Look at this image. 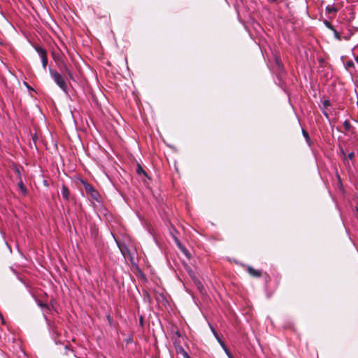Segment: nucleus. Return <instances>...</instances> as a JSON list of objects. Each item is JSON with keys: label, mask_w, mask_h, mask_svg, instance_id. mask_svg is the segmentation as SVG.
<instances>
[{"label": "nucleus", "mask_w": 358, "mask_h": 358, "mask_svg": "<svg viewBox=\"0 0 358 358\" xmlns=\"http://www.w3.org/2000/svg\"><path fill=\"white\" fill-rule=\"evenodd\" d=\"M81 183L83 185L85 192L90 197V199L92 200H94V201H96L98 202L101 201V197H100L99 193L98 192V191L96 189H94V187L92 185L88 183L87 181L83 180H81Z\"/></svg>", "instance_id": "1"}, {"label": "nucleus", "mask_w": 358, "mask_h": 358, "mask_svg": "<svg viewBox=\"0 0 358 358\" xmlns=\"http://www.w3.org/2000/svg\"><path fill=\"white\" fill-rule=\"evenodd\" d=\"M49 73L55 82V83L59 87V88L64 91V92H67V85L66 83L62 76V75L58 73L57 71L50 68Z\"/></svg>", "instance_id": "2"}, {"label": "nucleus", "mask_w": 358, "mask_h": 358, "mask_svg": "<svg viewBox=\"0 0 358 358\" xmlns=\"http://www.w3.org/2000/svg\"><path fill=\"white\" fill-rule=\"evenodd\" d=\"M61 194L64 199L66 201H69L71 199L70 191L68 187L65 184H62Z\"/></svg>", "instance_id": "3"}, {"label": "nucleus", "mask_w": 358, "mask_h": 358, "mask_svg": "<svg viewBox=\"0 0 358 358\" xmlns=\"http://www.w3.org/2000/svg\"><path fill=\"white\" fill-rule=\"evenodd\" d=\"M248 273L254 278H259L262 276V272L260 270L254 268L253 267L248 266L247 267Z\"/></svg>", "instance_id": "4"}, {"label": "nucleus", "mask_w": 358, "mask_h": 358, "mask_svg": "<svg viewBox=\"0 0 358 358\" xmlns=\"http://www.w3.org/2000/svg\"><path fill=\"white\" fill-rule=\"evenodd\" d=\"M34 49L39 55L41 59L48 56L46 50L44 49L43 47L36 45L34 47Z\"/></svg>", "instance_id": "5"}, {"label": "nucleus", "mask_w": 358, "mask_h": 358, "mask_svg": "<svg viewBox=\"0 0 358 358\" xmlns=\"http://www.w3.org/2000/svg\"><path fill=\"white\" fill-rule=\"evenodd\" d=\"M176 353L178 355H181L183 357V358H185V357H187V356H189L187 352L181 346L176 347Z\"/></svg>", "instance_id": "6"}, {"label": "nucleus", "mask_w": 358, "mask_h": 358, "mask_svg": "<svg viewBox=\"0 0 358 358\" xmlns=\"http://www.w3.org/2000/svg\"><path fill=\"white\" fill-rule=\"evenodd\" d=\"M136 173L140 176L143 175L144 176L148 178L147 173L144 171L143 167L139 164H137Z\"/></svg>", "instance_id": "7"}, {"label": "nucleus", "mask_w": 358, "mask_h": 358, "mask_svg": "<svg viewBox=\"0 0 358 358\" xmlns=\"http://www.w3.org/2000/svg\"><path fill=\"white\" fill-rule=\"evenodd\" d=\"M326 11L328 13H336L337 9L333 5H328L326 7Z\"/></svg>", "instance_id": "8"}, {"label": "nucleus", "mask_w": 358, "mask_h": 358, "mask_svg": "<svg viewBox=\"0 0 358 358\" xmlns=\"http://www.w3.org/2000/svg\"><path fill=\"white\" fill-rule=\"evenodd\" d=\"M61 64L62 66L59 67L61 71H64L66 74L71 71L68 66L64 62H62Z\"/></svg>", "instance_id": "9"}, {"label": "nucleus", "mask_w": 358, "mask_h": 358, "mask_svg": "<svg viewBox=\"0 0 358 358\" xmlns=\"http://www.w3.org/2000/svg\"><path fill=\"white\" fill-rule=\"evenodd\" d=\"M302 134H303V136L305 137L307 143L310 145V138L308 135V133L305 129H303Z\"/></svg>", "instance_id": "10"}, {"label": "nucleus", "mask_w": 358, "mask_h": 358, "mask_svg": "<svg viewBox=\"0 0 358 358\" xmlns=\"http://www.w3.org/2000/svg\"><path fill=\"white\" fill-rule=\"evenodd\" d=\"M343 127L346 131H349L352 127L350 122L348 120L343 122Z\"/></svg>", "instance_id": "11"}, {"label": "nucleus", "mask_w": 358, "mask_h": 358, "mask_svg": "<svg viewBox=\"0 0 358 358\" xmlns=\"http://www.w3.org/2000/svg\"><path fill=\"white\" fill-rule=\"evenodd\" d=\"M19 187L21 189V191L23 192L24 194L27 193V189L25 186L24 185L22 181H20L18 183Z\"/></svg>", "instance_id": "12"}, {"label": "nucleus", "mask_w": 358, "mask_h": 358, "mask_svg": "<svg viewBox=\"0 0 358 358\" xmlns=\"http://www.w3.org/2000/svg\"><path fill=\"white\" fill-rule=\"evenodd\" d=\"M339 150H340L341 156L342 157L343 161L345 162H346V154H345L343 148L341 146L339 147Z\"/></svg>", "instance_id": "13"}, {"label": "nucleus", "mask_w": 358, "mask_h": 358, "mask_svg": "<svg viewBox=\"0 0 358 358\" xmlns=\"http://www.w3.org/2000/svg\"><path fill=\"white\" fill-rule=\"evenodd\" d=\"M173 239H174L175 243H176L177 246L179 248L180 250L182 247H184V245L181 243L180 240L176 236H173Z\"/></svg>", "instance_id": "14"}, {"label": "nucleus", "mask_w": 358, "mask_h": 358, "mask_svg": "<svg viewBox=\"0 0 358 358\" xmlns=\"http://www.w3.org/2000/svg\"><path fill=\"white\" fill-rule=\"evenodd\" d=\"M333 32H334V37L338 40V41H341V36L339 34L338 31H337L335 28H334V29L331 30Z\"/></svg>", "instance_id": "15"}, {"label": "nucleus", "mask_w": 358, "mask_h": 358, "mask_svg": "<svg viewBox=\"0 0 358 358\" xmlns=\"http://www.w3.org/2000/svg\"><path fill=\"white\" fill-rule=\"evenodd\" d=\"M324 24L326 26V27H327L330 30H332L334 28V26L331 24V23L330 22H329L328 20H325L324 21Z\"/></svg>", "instance_id": "16"}, {"label": "nucleus", "mask_w": 358, "mask_h": 358, "mask_svg": "<svg viewBox=\"0 0 358 358\" xmlns=\"http://www.w3.org/2000/svg\"><path fill=\"white\" fill-rule=\"evenodd\" d=\"M37 303H38V305L41 308H45V309H47V310H49V306H48L46 303H45L42 302V301H40V300H39V301H38V302H37Z\"/></svg>", "instance_id": "17"}, {"label": "nucleus", "mask_w": 358, "mask_h": 358, "mask_svg": "<svg viewBox=\"0 0 358 358\" xmlns=\"http://www.w3.org/2000/svg\"><path fill=\"white\" fill-rule=\"evenodd\" d=\"M354 66H355V64H354V62L352 60H349V61L347 62L346 66H345L347 69H349L352 68Z\"/></svg>", "instance_id": "18"}, {"label": "nucleus", "mask_w": 358, "mask_h": 358, "mask_svg": "<svg viewBox=\"0 0 358 358\" xmlns=\"http://www.w3.org/2000/svg\"><path fill=\"white\" fill-rule=\"evenodd\" d=\"M180 250L182 252V253L186 256L188 258H189V251L187 250V249L184 246L182 247Z\"/></svg>", "instance_id": "19"}, {"label": "nucleus", "mask_w": 358, "mask_h": 358, "mask_svg": "<svg viewBox=\"0 0 358 358\" xmlns=\"http://www.w3.org/2000/svg\"><path fill=\"white\" fill-rule=\"evenodd\" d=\"M41 60H42V64H43V69H45L46 66L48 64V56L42 58Z\"/></svg>", "instance_id": "20"}, {"label": "nucleus", "mask_w": 358, "mask_h": 358, "mask_svg": "<svg viewBox=\"0 0 358 358\" xmlns=\"http://www.w3.org/2000/svg\"><path fill=\"white\" fill-rule=\"evenodd\" d=\"M330 106H331V103H330V101L329 100L326 99V100H324L323 101V107H324V108H327Z\"/></svg>", "instance_id": "21"}, {"label": "nucleus", "mask_w": 358, "mask_h": 358, "mask_svg": "<svg viewBox=\"0 0 358 358\" xmlns=\"http://www.w3.org/2000/svg\"><path fill=\"white\" fill-rule=\"evenodd\" d=\"M355 157V153L354 152H350L348 155H346V160L348 159H353Z\"/></svg>", "instance_id": "22"}, {"label": "nucleus", "mask_w": 358, "mask_h": 358, "mask_svg": "<svg viewBox=\"0 0 358 358\" xmlns=\"http://www.w3.org/2000/svg\"><path fill=\"white\" fill-rule=\"evenodd\" d=\"M212 331H213L215 336L217 339L219 343H220V341H222V339L220 338V336H218V334H217V332L215 331V330L214 329H212Z\"/></svg>", "instance_id": "23"}, {"label": "nucleus", "mask_w": 358, "mask_h": 358, "mask_svg": "<svg viewBox=\"0 0 358 358\" xmlns=\"http://www.w3.org/2000/svg\"><path fill=\"white\" fill-rule=\"evenodd\" d=\"M193 280H194V282L198 285L199 287H202L201 282L198 279H196V277L194 276Z\"/></svg>", "instance_id": "24"}, {"label": "nucleus", "mask_w": 358, "mask_h": 358, "mask_svg": "<svg viewBox=\"0 0 358 358\" xmlns=\"http://www.w3.org/2000/svg\"><path fill=\"white\" fill-rule=\"evenodd\" d=\"M224 352H226V354L227 355L228 357H231V352L229 351V350L226 348L225 349H224Z\"/></svg>", "instance_id": "25"}, {"label": "nucleus", "mask_w": 358, "mask_h": 358, "mask_svg": "<svg viewBox=\"0 0 358 358\" xmlns=\"http://www.w3.org/2000/svg\"><path fill=\"white\" fill-rule=\"evenodd\" d=\"M68 76L69 77L70 79L71 80H74V77L72 74V73L70 71L69 73H67Z\"/></svg>", "instance_id": "26"}, {"label": "nucleus", "mask_w": 358, "mask_h": 358, "mask_svg": "<svg viewBox=\"0 0 358 358\" xmlns=\"http://www.w3.org/2000/svg\"><path fill=\"white\" fill-rule=\"evenodd\" d=\"M221 346L222 347L223 350L225 349L226 348H227L225 344L224 343L223 341H220V343Z\"/></svg>", "instance_id": "27"}, {"label": "nucleus", "mask_w": 358, "mask_h": 358, "mask_svg": "<svg viewBox=\"0 0 358 358\" xmlns=\"http://www.w3.org/2000/svg\"><path fill=\"white\" fill-rule=\"evenodd\" d=\"M268 1L271 3H277L278 0H268Z\"/></svg>", "instance_id": "28"}, {"label": "nucleus", "mask_w": 358, "mask_h": 358, "mask_svg": "<svg viewBox=\"0 0 358 358\" xmlns=\"http://www.w3.org/2000/svg\"><path fill=\"white\" fill-rule=\"evenodd\" d=\"M355 62L358 64V55L355 58Z\"/></svg>", "instance_id": "29"}, {"label": "nucleus", "mask_w": 358, "mask_h": 358, "mask_svg": "<svg viewBox=\"0 0 358 358\" xmlns=\"http://www.w3.org/2000/svg\"><path fill=\"white\" fill-rule=\"evenodd\" d=\"M140 322H141V324H143V317L140 318Z\"/></svg>", "instance_id": "30"}, {"label": "nucleus", "mask_w": 358, "mask_h": 358, "mask_svg": "<svg viewBox=\"0 0 358 358\" xmlns=\"http://www.w3.org/2000/svg\"><path fill=\"white\" fill-rule=\"evenodd\" d=\"M324 115L326 117H328V114H327V113L324 112Z\"/></svg>", "instance_id": "31"}, {"label": "nucleus", "mask_w": 358, "mask_h": 358, "mask_svg": "<svg viewBox=\"0 0 358 358\" xmlns=\"http://www.w3.org/2000/svg\"><path fill=\"white\" fill-rule=\"evenodd\" d=\"M185 358H191V357L189 356H187V357H185Z\"/></svg>", "instance_id": "32"}, {"label": "nucleus", "mask_w": 358, "mask_h": 358, "mask_svg": "<svg viewBox=\"0 0 358 358\" xmlns=\"http://www.w3.org/2000/svg\"><path fill=\"white\" fill-rule=\"evenodd\" d=\"M229 358H233L232 355H231V357H229Z\"/></svg>", "instance_id": "33"}, {"label": "nucleus", "mask_w": 358, "mask_h": 358, "mask_svg": "<svg viewBox=\"0 0 358 358\" xmlns=\"http://www.w3.org/2000/svg\"><path fill=\"white\" fill-rule=\"evenodd\" d=\"M357 104H358V101H357Z\"/></svg>", "instance_id": "34"}]
</instances>
